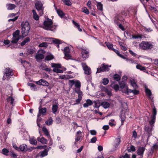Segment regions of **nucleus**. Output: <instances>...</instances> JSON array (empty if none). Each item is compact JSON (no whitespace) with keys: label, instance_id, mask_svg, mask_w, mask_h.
I'll use <instances>...</instances> for the list:
<instances>
[{"label":"nucleus","instance_id":"nucleus-26","mask_svg":"<svg viewBox=\"0 0 158 158\" xmlns=\"http://www.w3.org/2000/svg\"><path fill=\"white\" fill-rule=\"evenodd\" d=\"M71 78L70 75H64L59 76L58 78L56 79L57 80L58 79H69Z\"/></svg>","mask_w":158,"mask_h":158},{"label":"nucleus","instance_id":"nucleus-31","mask_svg":"<svg viewBox=\"0 0 158 158\" xmlns=\"http://www.w3.org/2000/svg\"><path fill=\"white\" fill-rule=\"evenodd\" d=\"M58 106V103H56L55 104H53L52 107V111L54 114L57 111Z\"/></svg>","mask_w":158,"mask_h":158},{"label":"nucleus","instance_id":"nucleus-46","mask_svg":"<svg viewBox=\"0 0 158 158\" xmlns=\"http://www.w3.org/2000/svg\"><path fill=\"white\" fill-rule=\"evenodd\" d=\"M115 53L120 57L122 58H125V56L120 54L119 52L117 50L114 49L113 50Z\"/></svg>","mask_w":158,"mask_h":158},{"label":"nucleus","instance_id":"nucleus-63","mask_svg":"<svg viewBox=\"0 0 158 158\" xmlns=\"http://www.w3.org/2000/svg\"><path fill=\"white\" fill-rule=\"evenodd\" d=\"M81 137V136L76 135L75 140L76 141H78L80 140Z\"/></svg>","mask_w":158,"mask_h":158},{"label":"nucleus","instance_id":"nucleus-37","mask_svg":"<svg viewBox=\"0 0 158 158\" xmlns=\"http://www.w3.org/2000/svg\"><path fill=\"white\" fill-rule=\"evenodd\" d=\"M42 131L46 136L48 137H50V135L49 134L48 130L45 127L42 128Z\"/></svg>","mask_w":158,"mask_h":158},{"label":"nucleus","instance_id":"nucleus-23","mask_svg":"<svg viewBox=\"0 0 158 158\" xmlns=\"http://www.w3.org/2000/svg\"><path fill=\"white\" fill-rule=\"evenodd\" d=\"M89 52L86 50H82L81 52L82 56L84 58H87L88 56Z\"/></svg>","mask_w":158,"mask_h":158},{"label":"nucleus","instance_id":"nucleus-54","mask_svg":"<svg viewBox=\"0 0 158 158\" xmlns=\"http://www.w3.org/2000/svg\"><path fill=\"white\" fill-rule=\"evenodd\" d=\"M63 2L67 6H70L71 5V3L69 0H63Z\"/></svg>","mask_w":158,"mask_h":158},{"label":"nucleus","instance_id":"nucleus-29","mask_svg":"<svg viewBox=\"0 0 158 158\" xmlns=\"http://www.w3.org/2000/svg\"><path fill=\"white\" fill-rule=\"evenodd\" d=\"M36 52L35 49H29L27 50L26 54L27 55H32L35 54Z\"/></svg>","mask_w":158,"mask_h":158},{"label":"nucleus","instance_id":"nucleus-47","mask_svg":"<svg viewBox=\"0 0 158 158\" xmlns=\"http://www.w3.org/2000/svg\"><path fill=\"white\" fill-rule=\"evenodd\" d=\"M97 8L100 10L102 11L103 10V5L100 2H98L97 5Z\"/></svg>","mask_w":158,"mask_h":158},{"label":"nucleus","instance_id":"nucleus-10","mask_svg":"<svg viewBox=\"0 0 158 158\" xmlns=\"http://www.w3.org/2000/svg\"><path fill=\"white\" fill-rule=\"evenodd\" d=\"M70 52V49L69 47H66L64 49V52L65 55V58L67 60L70 59L71 58Z\"/></svg>","mask_w":158,"mask_h":158},{"label":"nucleus","instance_id":"nucleus-61","mask_svg":"<svg viewBox=\"0 0 158 158\" xmlns=\"http://www.w3.org/2000/svg\"><path fill=\"white\" fill-rule=\"evenodd\" d=\"M86 102H87L88 105L89 106H91L93 104V102L90 99H87L86 101Z\"/></svg>","mask_w":158,"mask_h":158},{"label":"nucleus","instance_id":"nucleus-11","mask_svg":"<svg viewBox=\"0 0 158 158\" xmlns=\"http://www.w3.org/2000/svg\"><path fill=\"white\" fill-rule=\"evenodd\" d=\"M152 113L153 115L151 117V119L149 122L150 124L151 125H152L154 123L156 119L157 111L155 107H154L153 109Z\"/></svg>","mask_w":158,"mask_h":158},{"label":"nucleus","instance_id":"nucleus-14","mask_svg":"<svg viewBox=\"0 0 158 158\" xmlns=\"http://www.w3.org/2000/svg\"><path fill=\"white\" fill-rule=\"evenodd\" d=\"M130 84L134 88L136 89L138 87L135 80L133 78H131L129 80Z\"/></svg>","mask_w":158,"mask_h":158},{"label":"nucleus","instance_id":"nucleus-32","mask_svg":"<svg viewBox=\"0 0 158 158\" xmlns=\"http://www.w3.org/2000/svg\"><path fill=\"white\" fill-rule=\"evenodd\" d=\"M19 149L21 151H26L27 150V146L25 144H23L20 146Z\"/></svg>","mask_w":158,"mask_h":158},{"label":"nucleus","instance_id":"nucleus-18","mask_svg":"<svg viewBox=\"0 0 158 158\" xmlns=\"http://www.w3.org/2000/svg\"><path fill=\"white\" fill-rule=\"evenodd\" d=\"M46 111L47 109L46 108H43L40 109V107L39 108V114L37 115L38 118L40 116L41 114H42L43 115H45Z\"/></svg>","mask_w":158,"mask_h":158},{"label":"nucleus","instance_id":"nucleus-42","mask_svg":"<svg viewBox=\"0 0 158 158\" xmlns=\"http://www.w3.org/2000/svg\"><path fill=\"white\" fill-rule=\"evenodd\" d=\"M136 68L137 69H139L141 71L145 70V68L140 64H137L136 66Z\"/></svg>","mask_w":158,"mask_h":158},{"label":"nucleus","instance_id":"nucleus-58","mask_svg":"<svg viewBox=\"0 0 158 158\" xmlns=\"http://www.w3.org/2000/svg\"><path fill=\"white\" fill-rule=\"evenodd\" d=\"M90 134L92 135H96L97 132L95 130H91L90 131Z\"/></svg>","mask_w":158,"mask_h":158},{"label":"nucleus","instance_id":"nucleus-4","mask_svg":"<svg viewBox=\"0 0 158 158\" xmlns=\"http://www.w3.org/2000/svg\"><path fill=\"white\" fill-rule=\"evenodd\" d=\"M119 84L120 85V90L123 93L126 94L129 89L128 85H126V82L124 81H123L119 82Z\"/></svg>","mask_w":158,"mask_h":158},{"label":"nucleus","instance_id":"nucleus-64","mask_svg":"<svg viewBox=\"0 0 158 158\" xmlns=\"http://www.w3.org/2000/svg\"><path fill=\"white\" fill-rule=\"evenodd\" d=\"M2 152L4 154L6 155L7 154L8 152L9 151L6 149L4 148L2 149Z\"/></svg>","mask_w":158,"mask_h":158},{"label":"nucleus","instance_id":"nucleus-16","mask_svg":"<svg viewBox=\"0 0 158 158\" xmlns=\"http://www.w3.org/2000/svg\"><path fill=\"white\" fill-rule=\"evenodd\" d=\"M4 74L8 76H12L13 74L12 69L9 68H7L4 70Z\"/></svg>","mask_w":158,"mask_h":158},{"label":"nucleus","instance_id":"nucleus-36","mask_svg":"<svg viewBox=\"0 0 158 158\" xmlns=\"http://www.w3.org/2000/svg\"><path fill=\"white\" fill-rule=\"evenodd\" d=\"M32 13L33 14V17L34 19L36 20H37L39 19V17L38 15L37 14L35 10H33Z\"/></svg>","mask_w":158,"mask_h":158},{"label":"nucleus","instance_id":"nucleus-49","mask_svg":"<svg viewBox=\"0 0 158 158\" xmlns=\"http://www.w3.org/2000/svg\"><path fill=\"white\" fill-rule=\"evenodd\" d=\"M30 41V39L29 37H27L26 38L24 41L21 43V45L22 46L24 45H25L26 43Z\"/></svg>","mask_w":158,"mask_h":158},{"label":"nucleus","instance_id":"nucleus-2","mask_svg":"<svg viewBox=\"0 0 158 158\" xmlns=\"http://www.w3.org/2000/svg\"><path fill=\"white\" fill-rule=\"evenodd\" d=\"M153 45L150 42L143 41L139 44L140 49L144 50H149L153 48Z\"/></svg>","mask_w":158,"mask_h":158},{"label":"nucleus","instance_id":"nucleus-21","mask_svg":"<svg viewBox=\"0 0 158 158\" xmlns=\"http://www.w3.org/2000/svg\"><path fill=\"white\" fill-rule=\"evenodd\" d=\"M46 41H48L49 40H50L51 41L54 43L56 44H61V41L58 39H54L52 38H46Z\"/></svg>","mask_w":158,"mask_h":158},{"label":"nucleus","instance_id":"nucleus-13","mask_svg":"<svg viewBox=\"0 0 158 158\" xmlns=\"http://www.w3.org/2000/svg\"><path fill=\"white\" fill-rule=\"evenodd\" d=\"M145 148L144 147H140L137 150V154L138 156H140L142 157L143 156Z\"/></svg>","mask_w":158,"mask_h":158},{"label":"nucleus","instance_id":"nucleus-57","mask_svg":"<svg viewBox=\"0 0 158 158\" xmlns=\"http://www.w3.org/2000/svg\"><path fill=\"white\" fill-rule=\"evenodd\" d=\"M59 148L61 149V151H63L66 149L65 146L63 145H60L59 146Z\"/></svg>","mask_w":158,"mask_h":158},{"label":"nucleus","instance_id":"nucleus-33","mask_svg":"<svg viewBox=\"0 0 158 158\" xmlns=\"http://www.w3.org/2000/svg\"><path fill=\"white\" fill-rule=\"evenodd\" d=\"M123 59L126 60L127 61V62L129 64L134 63L135 64H137L135 61V60H134L132 59H128L127 58L125 57V58Z\"/></svg>","mask_w":158,"mask_h":158},{"label":"nucleus","instance_id":"nucleus-62","mask_svg":"<svg viewBox=\"0 0 158 158\" xmlns=\"http://www.w3.org/2000/svg\"><path fill=\"white\" fill-rule=\"evenodd\" d=\"M3 43L5 45L9 44L10 43V41L8 40H4L3 41Z\"/></svg>","mask_w":158,"mask_h":158},{"label":"nucleus","instance_id":"nucleus-50","mask_svg":"<svg viewBox=\"0 0 158 158\" xmlns=\"http://www.w3.org/2000/svg\"><path fill=\"white\" fill-rule=\"evenodd\" d=\"M105 44H106V46L109 49L113 50H114L112 44L106 42Z\"/></svg>","mask_w":158,"mask_h":158},{"label":"nucleus","instance_id":"nucleus-12","mask_svg":"<svg viewBox=\"0 0 158 158\" xmlns=\"http://www.w3.org/2000/svg\"><path fill=\"white\" fill-rule=\"evenodd\" d=\"M82 66L84 71L85 74L87 75H90L91 73V70L88 67L86 64L85 63H82Z\"/></svg>","mask_w":158,"mask_h":158},{"label":"nucleus","instance_id":"nucleus-51","mask_svg":"<svg viewBox=\"0 0 158 158\" xmlns=\"http://www.w3.org/2000/svg\"><path fill=\"white\" fill-rule=\"evenodd\" d=\"M6 90H9L10 91L8 92V94L10 95H12V87L10 86H8L6 88Z\"/></svg>","mask_w":158,"mask_h":158},{"label":"nucleus","instance_id":"nucleus-48","mask_svg":"<svg viewBox=\"0 0 158 158\" xmlns=\"http://www.w3.org/2000/svg\"><path fill=\"white\" fill-rule=\"evenodd\" d=\"M113 78L114 80L118 81L120 80L121 76L118 74H115L114 75Z\"/></svg>","mask_w":158,"mask_h":158},{"label":"nucleus","instance_id":"nucleus-39","mask_svg":"<svg viewBox=\"0 0 158 158\" xmlns=\"http://www.w3.org/2000/svg\"><path fill=\"white\" fill-rule=\"evenodd\" d=\"M127 150L129 152H135V149L134 146L131 145L130 147H128Z\"/></svg>","mask_w":158,"mask_h":158},{"label":"nucleus","instance_id":"nucleus-35","mask_svg":"<svg viewBox=\"0 0 158 158\" xmlns=\"http://www.w3.org/2000/svg\"><path fill=\"white\" fill-rule=\"evenodd\" d=\"M29 140L30 143L35 145L36 144L37 142L34 137L30 138Z\"/></svg>","mask_w":158,"mask_h":158},{"label":"nucleus","instance_id":"nucleus-3","mask_svg":"<svg viewBox=\"0 0 158 158\" xmlns=\"http://www.w3.org/2000/svg\"><path fill=\"white\" fill-rule=\"evenodd\" d=\"M22 35L24 37L28 35L30 29V25L29 23L26 21L22 24Z\"/></svg>","mask_w":158,"mask_h":158},{"label":"nucleus","instance_id":"nucleus-20","mask_svg":"<svg viewBox=\"0 0 158 158\" xmlns=\"http://www.w3.org/2000/svg\"><path fill=\"white\" fill-rule=\"evenodd\" d=\"M21 62L23 67L27 69H30L31 64L29 62L26 61H22Z\"/></svg>","mask_w":158,"mask_h":158},{"label":"nucleus","instance_id":"nucleus-60","mask_svg":"<svg viewBox=\"0 0 158 158\" xmlns=\"http://www.w3.org/2000/svg\"><path fill=\"white\" fill-rule=\"evenodd\" d=\"M97 138L96 137H94L92 138L90 140V142L91 143H94L97 141Z\"/></svg>","mask_w":158,"mask_h":158},{"label":"nucleus","instance_id":"nucleus-43","mask_svg":"<svg viewBox=\"0 0 158 158\" xmlns=\"http://www.w3.org/2000/svg\"><path fill=\"white\" fill-rule=\"evenodd\" d=\"M73 23L74 25L78 29L79 31H82V29L80 27V25L78 24V23H77L75 22L74 21H73Z\"/></svg>","mask_w":158,"mask_h":158},{"label":"nucleus","instance_id":"nucleus-25","mask_svg":"<svg viewBox=\"0 0 158 158\" xmlns=\"http://www.w3.org/2000/svg\"><path fill=\"white\" fill-rule=\"evenodd\" d=\"M145 92L147 95L149 97V98L151 100H152L153 99V98L152 96V93L151 90L148 88L146 87Z\"/></svg>","mask_w":158,"mask_h":158},{"label":"nucleus","instance_id":"nucleus-1","mask_svg":"<svg viewBox=\"0 0 158 158\" xmlns=\"http://www.w3.org/2000/svg\"><path fill=\"white\" fill-rule=\"evenodd\" d=\"M56 27V26L53 24L52 21L50 19H47L44 22L43 28L46 30L54 31Z\"/></svg>","mask_w":158,"mask_h":158},{"label":"nucleus","instance_id":"nucleus-56","mask_svg":"<svg viewBox=\"0 0 158 158\" xmlns=\"http://www.w3.org/2000/svg\"><path fill=\"white\" fill-rule=\"evenodd\" d=\"M47 46L48 44L46 42H43L39 45V46L40 47H46Z\"/></svg>","mask_w":158,"mask_h":158},{"label":"nucleus","instance_id":"nucleus-45","mask_svg":"<svg viewBox=\"0 0 158 158\" xmlns=\"http://www.w3.org/2000/svg\"><path fill=\"white\" fill-rule=\"evenodd\" d=\"M54 58L52 54L47 55L45 57V59L47 60H50Z\"/></svg>","mask_w":158,"mask_h":158},{"label":"nucleus","instance_id":"nucleus-30","mask_svg":"<svg viewBox=\"0 0 158 158\" xmlns=\"http://www.w3.org/2000/svg\"><path fill=\"white\" fill-rule=\"evenodd\" d=\"M111 86L116 91L119 90L120 88L118 85L117 84H115L114 83H113L111 85Z\"/></svg>","mask_w":158,"mask_h":158},{"label":"nucleus","instance_id":"nucleus-28","mask_svg":"<svg viewBox=\"0 0 158 158\" xmlns=\"http://www.w3.org/2000/svg\"><path fill=\"white\" fill-rule=\"evenodd\" d=\"M132 93L135 95H137L139 94V91L136 90L135 89L131 90V89H129L126 94H128L129 93Z\"/></svg>","mask_w":158,"mask_h":158},{"label":"nucleus","instance_id":"nucleus-53","mask_svg":"<svg viewBox=\"0 0 158 158\" xmlns=\"http://www.w3.org/2000/svg\"><path fill=\"white\" fill-rule=\"evenodd\" d=\"M53 122V120L51 118H50L46 122V123L48 125H50Z\"/></svg>","mask_w":158,"mask_h":158},{"label":"nucleus","instance_id":"nucleus-8","mask_svg":"<svg viewBox=\"0 0 158 158\" xmlns=\"http://www.w3.org/2000/svg\"><path fill=\"white\" fill-rule=\"evenodd\" d=\"M45 52L44 50H39L38 52L35 56V58L37 61H40L44 57V54Z\"/></svg>","mask_w":158,"mask_h":158},{"label":"nucleus","instance_id":"nucleus-9","mask_svg":"<svg viewBox=\"0 0 158 158\" xmlns=\"http://www.w3.org/2000/svg\"><path fill=\"white\" fill-rule=\"evenodd\" d=\"M43 4L40 1H37L35 4V7L37 10H38L40 11V15L41 16L43 13Z\"/></svg>","mask_w":158,"mask_h":158},{"label":"nucleus","instance_id":"nucleus-52","mask_svg":"<svg viewBox=\"0 0 158 158\" xmlns=\"http://www.w3.org/2000/svg\"><path fill=\"white\" fill-rule=\"evenodd\" d=\"M82 11L87 15H88L89 13V10L86 7H84L82 8Z\"/></svg>","mask_w":158,"mask_h":158},{"label":"nucleus","instance_id":"nucleus-27","mask_svg":"<svg viewBox=\"0 0 158 158\" xmlns=\"http://www.w3.org/2000/svg\"><path fill=\"white\" fill-rule=\"evenodd\" d=\"M110 105V104L106 101H104L102 102L101 106L105 109L108 108Z\"/></svg>","mask_w":158,"mask_h":158},{"label":"nucleus","instance_id":"nucleus-6","mask_svg":"<svg viewBox=\"0 0 158 158\" xmlns=\"http://www.w3.org/2000/svg\"><path fill=\"white\" fill-rule=\"evenodd\" d=\"M51 66L54 68L53 69V71L57 73H62L63 72V71L62 70L59 69L58 68H61V65L59 64H51Z\"/></svg>","mask_w":158,"mask_h":158},{"label":"nucleus","instance_id":"nucleus-24","mask_svg":"<svg viewBox=\"0 0 158 158\" xmlns=\"http://www.w3.org/2000/svg\"><path fill=\"white\" fill-rule=\"evenodd\" d=\"M6 6L8 10H11L15 8L16 6L14 4L8 3L6 5Z\"/></svg>","mask_w":158,"mask_h":158},{"label":"nucleus","instance_id":"nucleus-15","mask_svg":"<svg viewBox=\"0 0 158 158\" xmlns=\"http://www.w3.org/2000/svg\"><path fill=\"white\" fill-rule=\"evenodd\" d=\"M37 84L44 86H48L49 85V83L47 81L43 79H40L37 81Z\"/></svg>","mask_w":158,"mask_h":158},{"label":"nucleus","instance_id":"nucleus-22","mask_svg":"<svg viewBox=\"0 0 158 158\" xmlns=\"http://www.w3.org/2000/svg\"><path fill=\"white\" fill-rule=\"evenodd\" d=\"M37 140L38 141L40 142L41 143L44 144H46L48 142L47 140L43 137H38L37 138Z\"/></svg>","mask_w":158,"mask_h":158},{"label":"nucleus","instance_id":"nucleus-17","mask_svg":"<svg viewBox=\"0 0 158 158\" xmlns=\"http://www.w3.org/2000/svg\"><path fill=\"white\" fill-rule=\"evenodd\" d=\"M120 139L119 138H118L115 139L113 146L115 148V150L117 149L120 144Z\"/></svg>","mask_w":158,"mask_h":158},{"label":"nucleus","instance_id":"nucleus-41","mask_svg":"<svg viewBox=\"0 0 158 158\" xmlns=\"http://www.w3.org/2000/svg\"><path fill=\"white\" fill-rule=\"evenodd\" d=\"M119 44L121 46V49L125 51L127 49V48L126 45L123 43L121 42L119 43Z\"/></svg>","mask_w":158,"mask_h":158},{"label":"nucleus","instance_id":"nucleus-40","mask_svg":"<svg viewBox=\"0 0 158 158\" xmlns=\"http://www.w3.org/2000/svg\"><path fill=\"white\" fill-rule=\"evenodd\" d=\"M28 86H30L31 89L32 90H35L36 89L35 86L33 84L28 83Z\"/></svg>","mask_w":158,"mask_h":158},{"label":"nucleus","instance_id":"nucleus-19","mask_svg":"<svg viewBox=\"0 0 158 158\" xmlns=\"http://www.w3.org/2000/svg\"><path fill=\"white\" fill-rule=\"evenodd\" d=\"M50 147L48 149H44V151L40 152L39 153L40 156L41 157H43L45 156H46L48 155V152L49 150V149L50 148Z\"/></svg>","mask_w":158,"mask_h":158},{"label":"nucleus","instance_id":"nucleus-5","mask_svg":"<svg viewBox=\"0 0 158 158\" xmlns=\"http://www.w3.org/2000/svg\"><path fill=\"white\" fill-rule=\"evenodd\" d=\"M111 65H108L105 64H103L99 68L97 69V71L96 73H99L102 72L108 71L110 69L109 67H110Z\"/></svg>","mask_w":158,"mask_h":158},{"label":"nucleus","instance_id":"nucleus-59","mask_svg":"<svg viewBox=\"0 0 158 158\" xmlns=\"http://www.w3.org/2000/svg\"><path fill=\"white\" fill-rule=\"evenodd\" d=\"M10 78V76H8L4 74L2 79L3 80H9V79Z\"/></svg>","mask_w":158,"mask_h":158},{"label":"nucleus","instance_id":"nucleus-44","mask_svg":"<svg viewBox=\"0 0 158 158\" xmlns=\"http://www.w3.org/2000/svg\"><path fill=\"white\" fill-rule=\"evenodd\" d=\"M7 100L8 102H10V104L13 105L14 99L12 97H9L7 98Z\"/></svg>","mask_w":158,"mask_h":158},{"label":"nucleus","instance_id":"nucleus-55","mask_svg":"<svg viewBox=\"0 0 158 158\" xmlns=\"http://www.w3.org/2000/svg\"><path fill=\"white\" fill-rule=\"evenodd\" d=\"M109 80L107 78H104L102 80V83L104 85H106L108 84Z\"/></svg>","mask_w":158,"mask_h":158},{"label":"nucleus","instance_id":"nucleus-34","mask_svg":"<svg viewBox=\"0 0 158 158\" xmlns=\"http://www.w3.org/2000/svg\"><path fill=\"white\" fill-rule=\"evenodd\" d=\"M143 35L141 34H138L137 35H132V38L133 39H141L143 37Z\"/></svg>","mask_w":158,"mask_h":158},{"label":"nucleus","instance_id":"nucleus-7","mask_svg":"<svg viewBox=\"0 0 158 158\" xmlns=\"http://www.w3.org/2000/svg\"><path fill=\"white\" fill-rule=\"evenodd\" d=\"M19 32L20 31L19 30H17L13 33V37L12 38L11 41L12 43H16L20 39Z\"/></svg>","mask_w":158,"mask_h":158},{"label":"nucleus","instance_id":"nucleus-38","mask_svg":"<svg viewBox=\"0 0 158 158\" xmlns=\"http://www.w3.org/2000/svg\"><path fill=\"white\" fill-rule=\"evenodd\" d=\"M55 9L56 10V12L61 17H62L64 15V14L63 12L60 9H56V8L55 7Z\"/></svg>","mask_w":158,"mask_h":158}]
</instances>
